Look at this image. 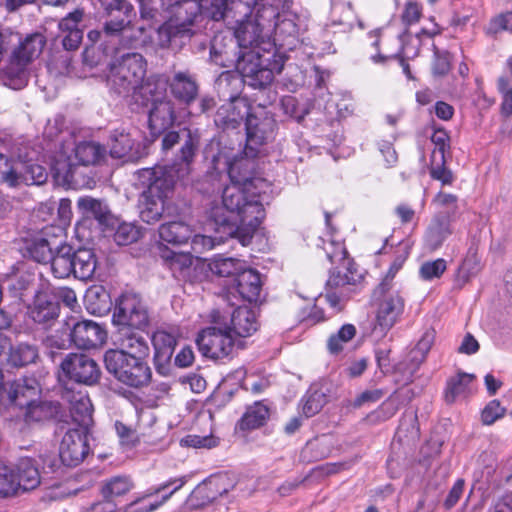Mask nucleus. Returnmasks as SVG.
<instances>
[{
	"instance_id": "423d86ee",
	"label": "nucleus",
	"mask_w": 512,
	"mask_h": 512,
	"mask_svg": "<svg viewBox=\"0 0 512 512\" xmlns=\"http://www.w3.org/2000/svg\"><path fill=\"white\" fill-rule=\"evenodd\" d=\"M277 98V93L268 91L267 99L259 102L258 109L251 111L246 118V153L257 156L258 148L274 136L276 121L273 115L266 110Z\"/></svg>"
},
{
	"instance_id": "09e8293b",
	"label": "nucleus",
	"mask_w": 512,
	"mask_h": 512,
	"mask_svg": "<svg viewBox=\"0 0 512 512\" xmlns=\"http://www.w3.org/2000/svg\"><path fill=\"white\" fill-rule=\"evenodd\" d=\"M215 225V236H207L202 234H192L191 248L194 253L201 254L205 251L213 249L216 245L225 242L228 238H236V236H230L223 232L222 229L218 230L219 226Z\"/></svg>"
},
{
	"instance_id": "a878e982",
	"label": "nucleus",
	"mask_w": 512,
	"mask_h": 512,
	"mask_svg": "<svg viewBox=\"0 0 512 512\" xmlns=\"http://www.w3.org/2000/svg\"><path fill=\"white\" fill-rule=\"evenodd\" d=\"M168 81L159 75H151L144 78L137 88L132 100L141 106H152L166 98Z\"/></svg>"
},
{
	"instance_id": "5fc2aeb1",
	"label": "nucleus",
	"mask_w": 512,
	"mask_h": 512,
	"mask_svg": "<svg viewBox=\"0 0 512 512\" xmlns=\"http://www.w3.org/2000/svg\"><path fill=\"white\" fill-rule=\"evenodd\" d=\"M13 467L0 462V495L10 496L18 493L19 482H16Z\"/></svg>"
},
{
	"instance_id": "774afa93",
	"label": "nucleus",
	"mask_w": 512,
	"mask_h": 512,
	"mask_svg": "<svg viewBox=\"0 0 512 512\" xmlns=\"http://www.w3.org/2000/svg\"><path fill=\"white\" fill-rule=\"evenodd\" d=\"M489 32L499 33L501 31L512 30V12L502 13L491 20L489 25Z\"/></svg>"
},
{
	"instance_id": "bb28decb",
	"label": "nucleus",
	"mask_w": 512,
	"mask_h": 512,
	"mask_svg": "<svg viewBox=\"0 0 512 512\" xmlns=\"http://www.w3.org/2000/svg\"><path fill=\"white\" fill-rule=\"evenodd\" d=\"M452 221L453 218H451L449 211H439L433 216L424 236L427 249L430 251L439 249L446 239L452 235Z\"/></svg>"
},
{
	"instance_id": "2f4dec72",
	"label": "nucleus",
	"mask_w": 512,
	"mask_h": 512,
	"mask_svg": "<svg viewBox=\"0 0 512 512\" xmlns=\"http://www.w3.org/2000/svg\"><path fill=\"white\" fill-rule=\"evenodd\" d=\"M148 121L153 133H160L171 127L176 121L174 102L166 98L152 105L149 110Z\"/></svg>"
},
{
	"instance_id": "864d4df0",
	"label": "nucleus",
	"mask_w": 512,
	"mask_h": 512,
	"mask_svg": "<svg viewBox=\"0 0 512 512\" xmlns=\"http://www.w3.org/2000/svg\"><path fill=\"white\" fill-rule=\"evenodd\" d=\"M19 171V158L16 160L9 159L0 153V183H6L10 187L17 186V178Z\"/></svg>"
},
{
	"instance_id": "7c9ffc66",
	"label": "nucleus",
	"mask_w": 512,
	"mask_h": 512,
	"mask_svg": "<svg viewBox=\"0 0 512 512\" xmlns=\"http://www.w3.org/2000/svg\"><path fill=\"white\" fill-rule=\"evenodd\" d=\"M16 482H19V491L33 490L41 483L37 462L30 457H22L11 465Z\"/></svg>"
},
{
	"instance_id": "cd10ccee",
	"label": "nucleus",
	"mask_w": 512,
	"mask_h": 512,
	"mask_svg": "<svg viewBox=\"0 0 512 512\" xmlns=\"http://www.w3.org/2000/svg\"><path fill=\"white\" fill-rule=\"evenodd\" d=\"M172 95L180 102L189 105L195 101L199 85L193 74L188 71H178L167 80Z\"/></svg>"
},
{
	"instance_id": "58836bf2",
	"label": "nucleus",
	"mask_w": 512,
	"mask_h": 512,
	"mask_svg": "<svg viewBox=\"0 0 512 512\" xmlns=\"http://www.w3.org/2000/svg\"><path fill=\"white\" fill-rule=\"evenodd\" d=\"M193 25V18L189 17L186 21L177 23L175 21H168L161 25L157 30L158 45L161 48L169 47L172 40L176 37H190Z\"/></svg>"
},
{
	"instance_id": "0eeeda50",
	"label": "nucleus",
	"mask_w": 512,
	"mask_h": 512,
	"mask_svg": "<svg viewBox=\"0 0 512 512\" xmlns=\"http://www.w3.org/2000/svg\"><path fill=\"white\" fill-rule=\"evenodd\" d=\"M10 38H13V43L16 41L18 45L12 52L6 74L10 80H15L22 85L26 82L27 65L40 56L46 44V38L39 32L28 34L23 39L14 33Z\"/></svg>"
},
{
	"instance_id": "5701e85b",
	"label": "nucleus",
	"mask_w": 512,
	"mask_h": 512,
	"mask_svg": "<svg viewBox=\"0 0 512 512\" xmlns=\"http://www.w3.org/2000/svg\"><path fill=\"white\" fill-rule=\"evenodd\" d=\"M255 157L248 155L245 148L244 156L235 158L233 161H226L225 165L230 181L258 190L259 184H262L264 180L254 175L256 168Z\"/></svg>"
},
{
	"instance_id": "e2e57ef3",
	"label": "nucleus",
	"mask_w": 512,
	"mask_h": 512,
	"mask_svg": "<svg viewBox=\"0 0 512 512\" xmlns=\"http://www.w3.org/2000/svg\"><path fill=\"white\" fill-rule=\"evenodd\" d=\"M431 141L435 145L434 150L432 151L431 157L436 158L439 157L442 161V158L445 157L446 148L449 147V136L445 130H435L431 136Z\"/></svg>"
},
{
	"instance_id": "1a4fd4ad",
	"label": "nucleus",
	"mask_w": 512,
	"mask_h": 512,
	"mask_svg": "<svg viewBox=\"0 0 512 512\" xmlns=\"http://www.w3.org/2000/svg\"><path fill=\"white\" fill-rule=\"evenodd\" d=\"M104 154V147L96 142L79 143L74 149V159L77 163L70 156L57 159L53 166L55 177L67 185L77 184L79 165H94L103 158Z\"/></svg>"
},
{
	"instance_id": "e433bc0d",
	"label": "nucleus",
	"mask_w": 512,
	"mask_h": 512,
	"mask_svg": "<svg viewBox=\"0 0 512 512\" xmlns=\"http://www.w3.org/2000/svg\"><path fill=\"white\" fill-rule=\"evenodd\" d=\"M193 232L192 227L183 221H169L158 228L159 238L171 245L187 243Z\"/></svg>"
},
{
	"instance_id": "603ef678",
	"label": "nucleus",
	"mask_w": 512,
	"mask_h": 512,
	"mask_svg": "<svg viewBox=\"0 0 512 512\" xmlns=\"http://www.w3.org/2000/svg\"><path fill=\"white\" fill-rule=\"evenodd\" d=\"M211 272L220 277H237L244 269L243 263L234 258H218L209 264Z\"/></svg>"
},
{
	"instance_id": "39448f33",
	"label": "nucleus",
	"mask_w": 512,
	"mask_h": 512,
	"mask_svg": "<svg viewBox=\"0 0 512 512\" xmlns=\"http://www.w3.org/2000/svg\"><path fill=\"white\" fill-rule=\"evenodd\" d=\"M96 267L97 259L92 249L79 248L75 250L67 243L56 247L53 261V274L56 278L64 279L73 275L82 281L90 280Z\"/></svg>"
},
{
	"instance_id": "aec40b11",
	"label": "nucleus",
	"mask_w": 512,
	"mask_h": 512,
	"mask_svg": "<svg viewBox=\"0 0 512 512\" xmlns=\"http://www.w3.org/2000/svg\"><path fill=\"white\" fill-rule=\"evenodd\" d=\"M337 247L339 249L338 252H327V257L331 262H334L335 260L341 261V263L330 273L327 280V286L329 288H340L346 285H354L361 279V274L355 267L353 260L347 257V252L344 247L340 244H338Z\"/></svg>"
},
{
	"instance_id": "f704fd0d",
	"label": "nucleus",
	"mask_w": 512,
	"mask_h": 512,
	"mask_svg": "<svg viewBox=\"0 0 512 512\" xmlns=\"http://www.w3.org/2000/svg\"><path fill=\"white\" fill-rule=\"evenodd\" d=\"M33 152H25L22 154L19 152L17 157L19 158V171L17 178V186L20 184H42L46 181L47 174L45 169L33 163Z\"/></svg>"
},
{
	"instance_id": "9b49d317",
	"label": "nucleus",
	"mask_w": 512,
	"mask_h": 512,
	"mask_svg": "<svg viewBox=\"0 0 512 512\" xmlns=\"http://www.w3.org/2000/svg\"><path fill=\"white\" fill-rule=\"evenodd\" d=\"M390 289V284L382 281L374 291V296L379 298L375 330L379 329L382 333L397 323L405 308L403 297L398 292H390Z\"/></svg>"
},
{
	"instance_id": "338daca9",
	"label": "nucleus",
	"mask_w": 512,
	"mask_h": 512,
	"mask_svg": "<svg viewBox=\"0 0 512 512\" xmlns=\"http://www.w3.org/2000/svg\"><path fill=\"white\" fill-rule=\"evenodd\" d=\"M498 89L504 93V101L502 103V111L506 115L512 114V82L505 77L498 79Z\"/></svg>"
},
{
	"instance_id": "6e6d98bb",
	"label": "nucleus",
	"mask_w": 512,
	"mask_h": 512,
	"mask_svg": "<svg viewBox=\"0 0 512 512\" xmlns=\"http://www.w3.org/2000/svg\"><path fill=\"white\" fill-rule=\"evenodd\" d=\"M162 258L168 263L170 269L175 272L183 273L189 269L193 263L191 253L165 251Z\"/></svg>"
},
{
	"instance_id": "ddd939ff",
	"label": "nucleus",
	"mask_w": 512,
	"mask_h": 512,
	"mask_svg": "<svg viewBox=\"0 0 512 512\" xmlns=\"http://www.w3.org/2000/svg\"><path fill=\"white\" fill-rule=\"evenodd\" d=\"M235 343V335L229 327H207L196 338V344L201 354L214 360L230 357L233 354Z\"/></svg>"
},
{
	"instance_id": "412c9836",
	"label": "nucleus",
	"mask_w": 512,
	"mask_h": 512,
	"mask_svg": "<svg viewBox=\"0 0 512 512\" xmlns=\"http://www.w3.org/2000/svg\"><path fill=\"white\" fill-rule=\"evenodd\" d=\"M59 312L60 305L55 294L41 290L35 294L32 304L28 306L27 314L34 323L49 327L58 318Z\"/></svg>"
},
{
	"instance_id": "052dcab7",
	"label": "nucleus",
	"mask_w": 512,
	"mask_h": 512,
	"mask_svg": "<svg viewBox=\"0 0 512 512\" xmlns=\"http://www.w3.org/2000/svg\"><path fill=\"white\" fill-rule=\"evenodd\" d=\"M446 270V261L442 258L428 261L421 265L420 275L424 280L439 278Z\"/></svg>"
},
{
	"instance_id": "6ab92c4d",
	"label": "nucleus",
	"mask_w": 512,
	"mask_h": 512,
	"mask_svg": "<svg viewBox=\"0 0 512 512\" xmlns=\"http://www.w3.org/2000/svg\"><path fill=\"white\" fill-rule=\"evenodd\" d=\"M114 338V343L117 347L108 351L122 352L123 354L129 353L130 355L148 358L150 349L145 329L118 328Z\"/></svg>"
},
{
	"instance_id": "9d476101",
	"label": "nucleus",
	"mask_w": 512,
	"mask_h": 512,
	"mask_svg": "<svg viewBox=\"0 0 512 512\" xmlns=\"http://www.w3.org/2000/svg\"><path fill=\"white\" fill-rule=\"evenodd\" d=\"M112 322L118 328L145 329L149 323V314L145 302L138 294H122L115 303Z\"/></svg>"
},
{
	"instance_id": "3c124183",
	"label": "nucleus",
	"mask_w": 512,
	"mask_h": 512,
	"mask_svg": "<svg viewBox=\"0 0 512 512\" xmlns=\"http://www.w3.org/2000/svg\"><path fill=\"white\" fill-rule=\"evenodd\" d=\"M27 422H40L52 418L57 413L56 406L49 401H38L37 398L26 407Z\"/></svg>"
},
{
	"instance_id": "c756f323",
	"label": "nucleus",
	"mask_w": 512,
	"mask_h": 512,
	"mask_svg": "<svg viewBox=\"0 0 512 512\" xmlns=\"http://www.w3.org/2000/svg\"><path fill=\"white\" fill-rule=\"evenodd\" d=\"M234 487V484L225 474L211 476L193 492V497L200 500V505L213 502Z\"/></svg>"
},
{
	"instance_id": "f03ea898",
	"label": "nucleus",
	"mask_w": 512,
	"mask_h": 512,
	"mask_svg": "<svg viewBox=\"0 0 512 512\" xmlns=\"http://www.w3.org/2000/svg\"><path fill=\"white\" fill-rule=\"evenodd\" d=\"M254 188L231 182L223 189L222 207H213L211 220L218 230L236 239L243 245L250 244L254 233L265 217L260 193Z\"/></svg>"
},
{
	"instance_id": "13d9d810",
	"label": "nucleus",
	"mask_w": 512,
	"mask_h": 512,
	"mask_svg": "<svg viewBox=\"0 0 512 512\" xmlns=\"http://www.w3.org/2000/svg\"><path fill=\"white\" fill-rule=\"evenodd\" d=\"M140 237L139 229L131 223H121L114 233V240L120 246L136 242Z\"/></svg>"
},
{
	"instance_id": "f8f14e48",
	"label": "nucleus",
	"mask_w": 512,
	"mask_h": 512,
	"mask_svg": "<svg viewBox=\"0 0 512 512\" xmlns=\"http://www.w3.org/2000/svg\"><path fill=\"white\" fill-rule=\"evenodd\" d=\"M237 70L244 83L254 89L265 90L274 80V68L270 67V60L254 50H249L238 58Z\"/></svg>"
},
{
	"instance_id": "473e14b6",
	"label": "nucleus",
	"mask_w": 512,
	"mask_h": 512,
	"mask_svg": "<svg viewBox=\"0 0 512 512\" xmlns=\"http://www.w3.org/2000/svg\"><path fill=\"white\" fill-rule=\"evenodd\" d=\"M233 281L236 292L243 300L252 303L259 299L262 282L257 271L244 268Z\"/></svg>"
},
{
	"instance_id": "c9c22d12",
	"label": "nucleus",
	"mask_w": 512,
	"mask_h": 512,
	"mask_svg": "<svg viewBox=\"0 0 512 512\" xmlns=\"http://www.w3.org/2000/svg\"><path fill=\"white\" fill-rule=\"evenodd\" d=\"M230 324L229 329L239 337L251 336L259 326L254 311L246 306H240L233 311Z\"/></svg>"
},
{
	"instance_id": "f257e3e1",
	"label": "nucleus",
	"mask_w": 512,
	"mask_h": 512,
	"mask_svg": "<svg viewBox=\"0 0 512 512\" xmlns=\"http://www.w3.org/2000/svg\"><path fill=\"white\" fill-rule=\"evenodd\" d=\"M200 146L198 130L181 128L162 137V151L167 153L178 147L169 165L147 170L148 186L139 198V213L143 222H158L169 210L168 199L177 180L187 179Z\"/></svg>"
},
{
	"instance_id": "680f3d73",
	"label": "nucleus",
	"mask_w": 512,
	"mask_h": 512,
	"mask_svg": "<svg viewBox=\"0 0 512 512\" xmlns=\"http://www.w3.org/2000/svg\"><path fill=\"white\" fill-rule=\"evenodd\" d=\"M505 408L498 400L490 401L482 410L481 420L484 425H491L505 414Z\"/></svg>"
},
{
	"instance_id": "69168bd1",
	"label": "nucleus",
	"mask_w": 512,
	"mask_h": 512,
	"mask_svg": "<svg viewBox=\"0 0 512 512\" xmlns=\"http://www.w3.org/2000/svg\"><path fill=\"white\" fill-rule=\"evenodd\" d=\"M84 12L81 9H76L69 13L59 22V30L62 33H69L74 30H81L79 24L83 19Z\"/></svg>"
},
{
	"instance_id": "4d7b16f0",
	"label": "nucleus",
	"mask_w": 512,
	"mask_h": 512,
	"mask_svg": "<svg viewBox=\"0 0 512 512\" xmlns=\"http://www.w3.org/2000/svg\"><path fill=\"white\" fill-rule=\"evenodd\" d=\"M275 37L279 41H285L291 39L287 44H293V41L299 35V27L293 19L282 18L278 19L275 23Z\"/></svg>"
},
{
	"instance_id": "a18cd8bd",
	"label": "nucleus",
	"mask_w": 512,
	"mask_h": 512,
	"mask_svg": "<svg viewBox=\"0 0 512 512\" xmlns=\"http://www.w3.org/2000/svg\"><path fill=\"white\" fill-rule=\"evenodd\" d=\"M473 375L459 373L450 378L444 393V399L447 404L454 403L458 398L464 397L468 391L469 385L473 381Z\"/></svg>"
},
{
	"instance_id": "4468645a",
	"label": "nucleus",
	"mask_w": 512,
	"mask_h": 512,
	"mask_svg": "<svg viewBox=\"0 0 512 512\" xmlns=\"http://www.w3.org/2000/svg\"><path fill=\"white\" fill-rule=\"evenodd\" d=\"M63 377L78 384L92 386L100 380L101 370L98 363L89 355L69 353L60 364L59 379Z\"/></svg>"
},
{
	"instance_id": "2eb2a0df",
	"label": "nucleus",
	"mask_w": 512,
	"mask_h": 512,
	"mask_svg": "<svg viewBox=\"0 0 512 512\" xmlns=\"http://www.w3.org/2000/svg\"><path fill=\"white\" fill-rule=\"evenodd\" d=\"M90 431L81 428H69L62 437L59 456L62 463L75 467L83 462L90 453Z\"/></svg>"
},
{
	"instance_id": "de8ad7c7",
	"label": "nucleus",
	"mask_w": 512,
	"mask_h": 512,
	"mask_svg": "<svg viewBox=\"0 0 512 512\" xmlns=\"http://www.w3.org/2000/svg\"><path fill=\"white\" fill-rule=\"evenodd\" d=\"M302 401L303 413L306 417H312L324 407L328 401V397L323 387L312 385L304 395Z\"/></svg>"
},
{
	"instance_id": "ea45409f",
	"label": "nucleus",
	"mask_w": 512,
	"mask_h": 512,
	"mask_svg": "<svg viewBox=\"0 0 512 512\" xmlns=\"http://www.w3.org/2000/svg\"><path fill=\"white\" fill-rule=\"evenodd\" d=\"M262 26L258 21L246 20L235 29V38L240 48H254L260 43Z\"/></svg>"
},
{
	"instance_id": "6e6552de",
	"label": "nucleus",
	"mask_w": 512,
	"mask_h": 512,
	"mask_svg": "<svg viewBox=\"0 0 512 512\" xmlns=\"http://www.w3.org/2000/svg\"><path fill=\"white\" fill-rule=\"evenodd\" d=\"M441 33V29L437 23L431 20L430 27H423L418 33L412 35L408 31L397 35L394 39L395 48L385 45L384 53L377 52L371 55V60L375 64H385L388 60L396 59L403 56L407 59H413L419 54L420 47L426 40H431L434 36Z\"/></svg>"
},
{
	"instance_id": "dca6fc26",
	"label": "nucleus",
	"mask_w": 512,
	"mask_h": 512,
	"mask_svg": "<svg viewBox=\"0 0 512 512\" xmlns=\"http://www.w3.org/2000/svg\"><path fill=\"white\" fill-rule=\"evenodd\" d=\"M105 14L110 18L104 24L107 35L127 33L134 15V9L128 0H99Z\"/></svg>"
},
{
	"instance_id": "20e7f679",
	"label": "nucleus",
	"mask_w": 512,
	"mask_h": 512,
	"mask_svg": "<svg viewBox=\"0 0 512 512\" xmlns=\"http://www.w3.org/2000/svg\"><path fill=\"white\" fill-rule=\"evenodd\" d=\"M104 364L108 373L116 380L132 388L146 387L152 378L147 357L106 351Z\"/></svg>"
},
{
	"instance_id": "79ce46f5",
	"label": "nucleus",
	"mask_w": 512,
	"mask_h": 512,
	"mask_svg": "<svg viewBox=\"0 0 512 512\" xmlns=\"http://www.w3.org/2000/svg\"><path fill=\"white\" fill-rule=\"evenodd\" d=\"M25 250L28 255L36 262L51 263V270L53 271V261L55 259V252L51 244L42 237H34L26 241Z\"/></svg>"
},
{
	"instance_id": "a211bd4d",
	"label": "nucleus",
	"mask_w": 512,
	"mask_h": 512,
	"mask_svg": "<svg viewBox=\"0 0 512 512\" xmlns=\"http://www.w3.org/2000/svg\"><path fill=\"white\" fill-rule=\"evenodd\" d=\"M40 393V385L35 377H22L9 383L3 394L0 408L15 405L23 409L31 404Z\"/></svg>"
},
{
	"instance_id": "393cba45",
	"label": "nucleus",
	"mask_w": 512,
	"mask_h": 512,
	"mask_svg": "<svg viewBox=\"0 0 512 512\" xmlns=\"http://www.w3.org/2000/svg\"><path fill=\"white\" fill-rule=\"evenodd\" d=\"M251 113V106L248 99H236L227 101L218 108L214 122L217 127L226 129H236L244 117L247 118Z\"/></svg>"
},
{
	"instance_id": "b1692460",
	"label": "nucleus",
	"mask_w": 512,
	"mask_h": 512,
	"mask_svg": "<svg viewBox=\"0 0 512 512\" xmlns=\"http://www.w3.org/2000/svg\"><path fill=\"white\" fill-rule=\"evenodd\" d=\"M110 155L113 158L124 159L125 162H136L142 155L139 142H135L130 132L125 129H115L110 135Z\"/></svg>"
},
{
	"instance_id": "c85d7f7f",
	"label": "nucleus",
	"mask_w": 512,
	"mask_h": 512,
	"mask_svg": "<svg viewBox=\"0 0 512 512\" xmlns=\"http://www.w3.org/2000/svg\"><path fill=\"white\" fill-rule=\"evenodd\" d=\"M77 207L85 217H93L103 229L113 228L117 219L112 214L107 203L90 196L80 197Z\"/></svg>"
},
{
	"instance_id": "8fccbe9b",
	"label": "nucleus",
	"mask_w": 512,
	"mask_h": 512,
	"mask_svg": "<svg viewBox=\"0 0 512 512\" xmlns=\"http://www.w3.org/2000/svg\"><path fill=\"white\" fill-rule=\"evenodd\" d=\"M152 343L155 350L154 356H159L160 360L165 361L173 356L177 340L172 333L158 330L152 336Z\"/></svg>"
},
{
	"instance_id": "f3484780",
	"label": "nucleus",
	"mask_w": 512,
	"mask_h": 512,
	"mask_svg": "<svg viewBox=\"0 0 512 512\" xmlns=\"http://www.w3.org/2000/svg\"><path fill=\"white\" fill-rule=\"evenodd\" d=\"M70 329L71 341L80 349H92L101 346L107 338L103 326L92 320L66 321Z\"/></svg>"
},
{
	"instance_id": "4c0bfd02",
	"label": "nucleus",
	"mask_w": 512,
	"mask_h": 512,
	"mask_svg": "<svg viewBox=\"0 0 512 512\" xmlns=\"http://www.w3.org/2000/svg\"><path fill=\"white\" fill-rule=\"evenodd\" d=\"M84 302L89 313L102 316L111 309V298L105 287L91 286L85 294Z\"/></svg>"
},
{
	"instance_id": "37998d69",
	"label": "nucleus",
	"mask_w": 512,
	"mask_h": 512,
	"mask_svg": "<svg viewBox=\"0 0 512 512\" xmlns=\"http://www.w3.org/2000/svg\"><path fill=\"white\" fill-rule=\"evenodd\" d=\"M134 488V482L129 476L118 475L106 480L101 487L104 499L111 501L114 497H120Z\"/></svg>"
},
{
	"instance_id": "72a5a7b5",
	"label": "nucleus",
	"mask_w": 512,
	"mask_h": 512,
	"mask_svg": "<svg viewBox=\"0 0 512 512\" xmlns=\"http://www.w3.org/2000/svg\"><path fill=\"white\" fill-rule=\"evenodd\" d=\"M244 84L243 77L239 71H224L216 79L215 87L220 98L224 101H233L236 99H247L246 97H241Z\"/></svg>"
},
{
	"instance_id": "a19ab883",
	"label": "nucleus",
	"mask_w": 512,
	"mask_h": 512,
	"mask_svg": "<svg viewBox=\"0 0 512 512\" xmlns=\"http://www.w3.org/2000/svg\"><path fill=\"white\" fill-rule=\"evenodd\" d=\"M270 415L269 408L262 402H255L249 406L238 421L237 426L240 430L249 431L263 426Z\"/></svg>"
},
{
	"instance_id": "4be33fe9",
	"label": "nucleus",
	"mask_w": 512,
	"mask_h": 512,
	"mask_svg": "<svg viewBox=\"0 0 512 512\" xmlns=\"http://www.w3.org/2000/svg\"><path fill=\"white\" fill-rule=\"evenodd\" d=\"M61 397L69 404L70 415L77 428L89 430L93 424V407L88 395L82 391H73L65 387Z\"/></svg>"
},
{
	"instance_id": "bf43d9fd",
	"label": "nucleus",
	"mask_w": 512,
	"mask_h": 512,
	"mask_svg": "<svg viewBox=\"0 0 512 512\" xmlns=\"http://www.w3.org/2000/svg\"><path fill=\"white\" fill-rule=\"evenodd\" d=\"M445 157L442 158V161L439 157L432 158L430 163V175L434 180L440 181L443 185L452 184L454 177L451 170L445 167Z\"/></svg>"
},
{
	"instance_id": "49530a36",
	"label": "nucleus",
	"mask_w": 512,
	"mask_h": 512,
	"mask_svg": "<svg viewBox=\"0 0 512 512\" xmlns=\"http://www.w3.org/2000/svg\"><path fill=\"white\" fill-rule=\"evenodd\" d=\"M38 358V349L36 346L28 343H19L10 347L8 363L14 367H23L34 363Z\"/></svg>"
},
{
	"instance_id": "c03bdc74",
	"label": "nucleus",
	"mask_w": 512,
	"mask_h": 512,
	"mask_svg": "<svg viewBox=\"0 0 512 512\" xmlns=\"http://www.w3.org/2000/svg\"><path fill=\"white\" fill-rule=\"evenodd\" d=\"M153 496L155 494L148 488L144 492L139 493L121 512H154L168 501V496H161L158 500L147 502Z\"/></svg>"
},
{
	"instance_id": "0e129e2a",
	"label": "nucleus",
	"mask_w": 512,
	"mask_h": 512,
	"mask_svg": "<svg viewBox=\"0 0 512 512\" xmlns=\"http://www.w3.org/2000/svg\"><path fill=\"white\" fill-rule=\"evenodd\" d=\"M421 15V5L416 1L409 0L405 3L401 19L405 25H412L419 21Z\"/></svg>"
},
{
	"instance_id": "7ed1b4c3",
	"label": "nucleus",
	"mask_w": 512,
	"mask_h": 512,
	"mask_svg": "<svg viewBox=\"0 0 512 512\" xmlns=\"http://www.w3.org/2000/svg\"><path fill=\"white\" fill-rule=\"evenodd\" d=\"M146 72L145 58L139 53H127L109 66L106 77L109 90L117 96L132 98Z\"/></svg>"
}]
</instances>
